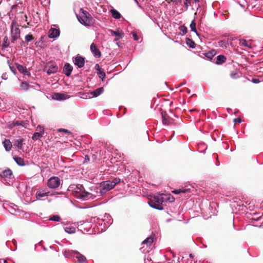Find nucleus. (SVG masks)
<instances>
[{
	"label": "nucleus",
	"instance_id": "nucleus-1",
	"mask_svg": "<svg viewBox=\"0 0 263 263\" xmlns=\"http://www.w3.org/2000/svg\"><path fill=\"white\" fill-rule=\"evenodd\" d=\"M69 187L73 195L78 199L86 200L91 197V194L85 191L84 186L81 184L72 185Z\"/></svg>",
	"mask_w": 263,
	"mask_h": 263
},
{
	"label": "nucleus",
	"instance_id": "nucleus-2",
	"mask_svg": "<svg viewBox=\"0 0 263 263\" xmlns=\"http://www.w3.org/2000/svg\"><path fill=\"white\" fill-rule=\"evenodd\" d=\"M77 18L81 24L87 27L92 26L95 22L91 15L83 9H80Z\"/></svg>",
	"mask_w": 263,
	"mask_h": 263
},
{
	"label": "nucleus",
	"instance_id": "nucleus-3",
	"mask_svg": "<svg viewBox=\"0 0 263 263\" xmlns=\"http://www.w3.org/2000/svg\"><path fill=\"white\" fill-rule=\"evenodd\" d=\"M63 254L66 258L76 260L77 263H86V258L78 251L73 250H65Z\"/></svg>",
	"mask_w": 263,
	"mask_h": 263
},
{
	"label": "nucleus",
	"instance_id": "nucleus-4",
	"mask_svg": "<svg viewBox=\"0 0 263 263\" xmlns=\"http://www.w3.org/2000/svg\"><path fill=\"white\" fill-rule=\"evenodd\" d=\"M166 200L163 195H159L153 197L148 202V204L154 209L162 210L163 207V202Z\"/></svg>",
	"mask_w": 263,
	"mask_h": 263
},
{
	"label": "nucleus",
	"instance_id": "nucleus-5",
	"mask_svg": "<svg viewBox=\"0 0 263 263\" xmlns=\"http://www.w3.org/2000/svg\"><path fill=\"white\" fill-rule=\"evenodd\" d=\"M99 223V224L103 222L102 219H100L98 218L92 217L90 219V221H85L82 223H81L79 225V229L82 231L83 233L88 232L90 231L91 229L95 227L94 222H96V221Z\"/></svg>",
	"mask_w": 263,
	"mask_h": 263
},
{
	"label": "nucleus",
	"instance_id": "nucleus-6",
	"mask_svg": "<svg viewBox=\"0 0 263 263\" xmlns=\"http://www.w3.org/2000/svg\"><path fill=\"white\" fill-rule=\"evenodd\" d=\"M117 183H118V181H111L109 180L102 182L98 189L99 190L100 194L101 195L105 194L107 191L114 188Z\"/></svg>",
	"mask_w": 263,
	"mask_h": 263
},
{
	"label": "nucleus",
	"instance_id": "nucleus-7",
	"mask_svg": "<svg viewBox=\"0 0 263 263\" xmlns=\"http://www.w3.org/2000/svg\"><path fill=\"white\" fill-rule=\"evenodd\" d=\"M21 31L16 21L13 20L11 26V42L14 43L20 36Z\"/></svg>",
	"mask_w": 263,
	"mask_h": 263
},
{
	"label": "nucleus",
	"instance_id": "nucleus-8",
	"mask_svg": "<svg viewBox=\"0 0 263 263\" xmlns=\"http://www.w3.org/2000/svg\"><path fill=\"white\" fill-rule=\"evenodd\" d=\"M60 179L55 176L50 178L47 182V186L50 189H56L60 186Z\"/></svg>",
	"mask_w": 263,
	"mask_h": 263
},
{
	"label": "nucleus",
	"instance_id": "nucleus-9",
	"mask_svg": "<svg viewBox=\"0 0 263 263\" xmlns=\"http://www.w3.org/2000/svg\"><path fill=\"white\" fill-rule=\"evenodd\" d=\"M103 90H104V89H103V87H100L99 88L96 89L94 91L91 92L90 93H85L84 95L85 96H84L83 98H91L93 97H97L99 96V95H100L101 94H102V92H103Z\"/></svg>",
	"mask_w": 263,
	"mask_h": 263
},
{
	"label": "nucleus",
	"instance_id": "nucleus-10",
	"mask_svg": "<svg viewBox=\"0 0 263 263\" xmlns=\"http://www.w3.org/2000/svg\"><path fill=\"white\" fill-rule=\"evenodd\" d=\"M50 195V192L47 189H40L36 191V197L38 200H42L43 198Z\"/></svg>",
	"mask_w": 263,
	"mask_h": 263
},
{
	"label": "nucleus",
	"instance_id": "nucleus-11",
	"mask_svg": "<svg viewBox=\"0 0 263 263\" xmlns=\"http://www.w3.org/2000/svg\"><path fill=\"white\" fill-rule=\"evenodd\" d=\"M47 73L48 75L57 72L58 70V67L52 63L48 64Z\"/></svg>",
	"mask_w": 263,
	"mask_h": 263
},
{
	"label": "nucleus",
	"instance_id": "nucleus-12",
	"mask_svg": "<svg viewBox=\"0 0 263 263\" xmlns=\"http://www.w3.org/2000/svg\"><path fill=\"white\" fill-rule=\"evenodd\" d=\"M74 64L77 65L79 68L83 67L84 65V58L83 57L77 55L73 60Z\"/></svg>",
	"mask_w": 263,
	"mask_h": 263
},
{
	"label": "nucleus",
	"instance_id": "nucleus-13",
	"mask_svg": "<svg viewBox=\"0 0 263 263\" xmlns=\"http://www.w3.org/2000/svg\"><path fill=\"white\" fill-rule=\"evenodd\" d=\"M90 51L96 58H100L101 55L100 51L94 43H92L90 45Z\"/></svg>",
	"mask_w": 263,
	"mask_h": 263
},
{
	"label": "nucleus",
	"instance_id": "nucleus-14",
	"mask_svg": "<svg viewBox=\"0 0 263 263\" xmlns=\"http://www.w3.org/2000/svg\"><path fill=\"white\" fill-rule=\"evenodd\" d=\"M16 68L17 70L22 73L24 75L29 76L30 75V72H29L26 67L21 64H16Z\"/></svg>",
	"mask_w": 263,
	"mask_h": 263
},
{
	"label": "nucleus",
	"instance_id": "nucleus-15",
	"mask_svg": "<svg viewBox=\"0 0 263 263\" xmlns=\"http://www.w3.org/2000/svg\"><path fill=\"white\" fill-rule=\"evenodd\" d=\"M24 140L21 137H18L14 140V145L18 149H22L23 148Z\"/></svg>",
	"mask_w": 263,
	"mask_h": 263
},
{
	"label": "nucleus",
	"instance_id": "nucleus-16",
	"mask_svg": "<svg viewBox=\"0 0 263 263\" xmlns=\"http://www.w3.org/2000/svg\"><path fill=\"white\" fill-rule=\"evenodd\" d=\"M72 67L68 63L66 64L64 67V73L67 76H69L71 73L72 70Z\"/></svg>",
	"mask_w": 263,
	"mask_h": 263
},
{
	"label": "nucleus",
	"instance_id": "nucleus-17",
	"mask_svg": "<svg viewBox=\"0 0 263 263\" xmlns=\"http://www.w3.org/2000/svg\"><path fill=\"white\" fill-rule=\"evenodd\" d=\"M60 35V31L58 29L53 28L50 30L49 37L55 38Z\"/></svg>",
	"mask_w": 263,
	"mask_h": 263
},
{
	"label": "nucleus",
	"instance_id": "nucleus-18",
	"mask_svg": "<svg viewBox=\"0 0 263 263\" xmlns=\"http://www.w3.org/2000/svg\"><path fill=\"white\" fill-rule=\"evenodd\" d=\"M3 145L6 151H10L12 147V144L10 141L8 139H5L3 142Z\"/></svg>",
	"mask_w": 263,
	"mask_h": 263
},
{
	"label": "nucleus",
	"instance_id": "nucleus-19",
	"mask_svg": "<svg viewBox=\"0 0 263 263\" xmlns=\"http://www.w3.org/2000/svg\"><path fill=\"white\" fill-rule=\"evenodd\" d=\"M110 12L112 16L115 19H119L121 18V14L114 8H112Z\"/></svg>",
	"mask_w": 263,
	"mask_h": 263
},
{
	"label": "nucleus",
	"instance_id": "nucleus-20",
	"mask_svg": "<svg viewBox=\"0 0 263 263\" xmlns=\"http://www.w3.org/2000/svg\"><path fill=\"white\" fill-rule=\"evenodd\" d=\"M226 61V58L223 55H219L216 57V61L215 63L217 65L221 64L224 63Z\"/></svg>",
	"mask_w": 263,
	"mask_h": 263
},
{
	"label": "nucleus",
	"instance_id": "nucleus-21",
	"mask_svg": "<svg viewBox=\"0 0 263 263\" xmlns=\"http://www.w3.org/2000/svg\"><path fill=\"white\" fill-rule=\"evenodd\" d=\"M189 191H190V189L181 188V189L174 190L172 191V192L175 194H179L181 193H185L186 192H189Z\"/></svg>",
	"mask_w": 263,
	"mask_h": 263
},
{
	"label": "nucleus",
	"instance_id": "nucleus-22",
	"mask_svg": "<svg viewBox=\"0 0 263 263\" xmlns=\"http://www.w3.org/2000/svg\"><path fill=\"white\" fill-rule=\"evenodd\" d=\"M30 86L26 82H22L20 85V89L23 91H27L29 89Z\"/></svg>",
	"mask_w": 263,
	"mask_h": 263
},
{
	"label": "nucleus",
	"instance_id": "nucleus-23",
	"mask_svg": "<svg viewBox=\"0 0 263 263\" xmlns=\"http://www.w3.org/2000/svg\"><path fill=\"white\" fill-rule=\"evenodd\" d=\"M96 67H98L97 74H98L99 77L103 80L105 77V73L100 68L98 64H96Z\"/></svg>",
	"mask_w": 263,
	"mask_h": 263
},
{
	"label": "nucleus",
	"instance_id": "nucleus-24",
	"mask_svg": "<svg viewBox=\"0 0 263 263\" xmlns=\"http://www.w3.org/2000/svg\"><path fill=\"white\" fill-rule=\"evenodd\" d=\"M110 32L111 35L116 36V37H119V38H122L123 35V33L119 31L110 30Z\"/></svg>",
	"mask_w": 263,
	"mask_h": 263
},
{
	"label": "nucleus",
	"instance_id": "nucleus-25",
	"mask_svg": "<svg viewBox=\"0 0 263 263\" xmlns=\"http://www.w3.org/2000/svg\"><path fill=\"white\" fill-rule=\"evenodd\" d=\"M54 98L58 100H62L67 99L64 94L61 93H55L54 95Z\"/></svg>",
	"mask_w": 263,
	"mask_h": 263
},
{
	"label": "nucleus",
	"instance_id": "nucleus-26",
	"mask_svg": "<svg viewBox=\"0 0 263 263\" xmlns=\"http://www.w3.org/2000/svg\"><path fill=\"white\" fill-rule=\"evenodd\" d=\"M239 44L245 47H248L249 48H251V44L247 41L245 39H241L239 40Z\"/></svg>",
	"mask_w": 263,
	"mask_h": 263
},
{
	"label": "nucleus",
	"instance_id": "nucleus-27",
	"mask_svg": "<svg viewBox=\"0 0 263 263\" xmlns=\"http://www.w3.org/2000/svg\"><path fill=\"white\" fill-rule=\"evenodd\" d=\"M64 230L66 233L69 234L74 233L76 231V229L71 226L66 227L64 228Z\"/></svg>",
	"mask_w": 263,
	"mask_h": 263
},
{
	"label": "nucleus",
	"instance_id": "nucleus-28",
	"mask_svg": "<svg viewBox=\"0 0 263 263\" xmlns=\"http://www.w3.org/2000/svg\"><path fill=\"white\" fill-rule=\"evenodd\" d=\"M206 148L207 145L204 143H200V144L198 143V152L203 153Z\"/></svg>",
	"mask_w": 263,
	"mask_h": 263
},
{
	"label": "nucleus",
	"instance_id": "nucleus-29",
	"mask_svg": "<svg viewBox=\"0 0 263 263\" xmlns=\"http://www.w3.org/2000/svg\"><path fill=\"white\" fill-rule=\"evenodd\" d=\"M186 43L190 47L194 48L196 47L195 43L191 39L187 38L186 39Z\"/></svg>",
	"mask_w": 263,
	"mask_h": 263
},
{
	"label": "nucleus",
	"instance_id": "nucleus-30",
	"mask_svg": "<svg viewBox=\"0 0 263 263\" xmlns=\"http://www.w3.org/2000/svg\"><path fill=\"white\" fill-rule=\"evenodd\" d=\"M3 175L7 178H10L12 175V172L10 169H7L3 172Z\"/></svg>",
	"mask_w": 263,
	"mask_h": 263
},
{
	"label": "nucleus",
	"instance_id": "nucleus-31",
	"mask_svg": "<svg viewBox=\"0 0 263 263\" xmlns=\"http://www.w3.org/2000/svg\"><path fill=\"white\" fill-rule=\"evenodd\" d=\"M43 135L41 133L35 132L32 137L33 140H37L42 137Z\"/></svg>",
	"mask_w": 263,
	"mask_h": 263
},
{
	"label": "nucleus",
	"instance_id": "nucleus-32",
	"mask_svg": "<svg viewBox=\"0 0 263 263\" xmlns=\"http://www.w3.org/2000/svg\"><path fill=\"white\" fill-rule=\"evenodd\" d=\"M215 52L214 50L208 52L204 54L205 56L209 59H212L215 55Z\"/></svg>",
	"mask_w": 263,
	"mask_h": 263
},
{
	"label": "nucleus",
	"instance_id": "nucleus-33",
	"mask_svg": "<svg viewBox=\"0 0 263 263\" xmlns=\"http://www.w3.org/2000/svg\"><path fill=\"white\" fill-rule=\"evenodd\" d=\"M190 28L192 31H194L196 33V34H197V31L196 30V24L194 20L192 21V23H191Z\"/></svg>",
	"mask_w": 263,
	"mask_h": 263
},
{
	"label": "nucleus",
	"instance_id": "nucleus-34",
	"mask_svg": "<svg viewBox=\"0 0 263 263\" xmlns=\"http://www.w3.org/2000/svg\"><path fill=\"white\" fill-rule=\"evenodd\" d=\"M153 242V238L152 237H148L146 239H145L143 242L142 244H147V246H149Z\"/></svg>",
	"mask_w": 263,
	"mask_h": 263
},
{
	"label": "nucleus",
	"instance_id": "nucleus-35",
	"mask_svg": "<svg viewBox=\"0 0 263 263\" xmlns=\"http://www.w3.org/2000/svg\"><path fill=\"white\" fill-rule=\"evenodd\" d=\"M9 42L8 40V39L7 36H5L3 40V47L5 48L9 46Z\"/></svg>",
	"mask_w": 263,
	"mask_h": 263
},
{
	"label": "nucleus",
	"instance_id": "nucleus-36",
	"mask_svg": "<svg viewBox=\"0 0 263 263\" xmlns=\"http://www.w3.org/2000/svg\"><path fill=\"white\" fill-rule=\"evenodd\" d=\"M14 159L18 165H23L24 164V160L22 158L20 157H15L14 158Z\"/></svg>",
	"mask_w": 263,
	"mask_h": 263
},
{
	"label": "nucleus",
	"instance_id": "nucleus-37",
	"mask_svg": "<svg viewBox=\"0 0 263 263\" xmlns=\"http://www.w3.org/2000/svg\"><path fill=\"white\" fill-rule=\"evenodd\" d=\"M179 30L181 32L182 35H184L187 32V28L182 25L179 27Z\"/></svg>",
	"mask_w": 263,
	"mask_h": 263
},
{
	"label": "nucleus",
	"instance_id": "nucleus-38",
	"mask_svg": "<svg viewBox=\"0 0 263 263\" xmlns=\"http://www.w3.org/2000/svg\"><path fill=\"white\" fill-rule=\"evenodd\" d=\"M49 220L58 222L60 221L61 218L58 215H53L50 217Z\"/></svg>",
	"mask_w": 263,
	"mask_h": 263
},
{
	"label": "nucleus",
	"instance_id": "nucleus-39",
	"mask_svg": "<svg viewBox=\"0 0 263 263\" xmlns=\"http://www.w3.org/2000/svg\"><path fill=\"white\" fill-rule=\"evenodd\" d=\"M36 130L37 131V132L42 133V135L44 133V128L43 126L41 125H38L36 127Z\"/></svg>",
	"mask_w": 263,
	"mask_h": 263
},
{
	"label": "nucleus",
	"instance_id": "nucleus-40",
	"mask_svg": "<svg viewBox=\"0 0 263 263\" xmlns=\"http://www.w3.org/2000/svg\"><path fill=\"white\" fill-rule=\"evenodd\" d=\"M228 43L224 41H220L218 42V45L221 47H227Z\"/></svg>",
	"mask_w": 263,
	"mask_h": 263
},
{
	"label": "nucleus",
	"instance_id": "nucleus-41",
	"mask_svg": "<svg viewBox=\"0 0 263 263\" xmlns=\"http://www.w3.org/2000/svg\"><path fill=\"white\" fill-rule=\"evenodd\" d=\"M25 39L27 42H29L33 40V37H32V34H29L25 36Z\"/></svg>",
	"mask_w": 263,
	"mask_h": 263
},
{
	"label": "nucleus",
	"instance_id": "nucleus-42",
	"mask_svg": "<svg viewBox=\"0 0 263 263\" xmlns=\"http://www.w3.org/2000/svg\"><path fill=\"white\" fill-rule=\"evenodd\" d=\"M162 123L165 125H168L170 124L169 120L163 115H162Z\"/></svg>",
	"mask_w": 263,
	"mask_h": 263
},
{
	"label": "nucleus",
	"instance_id": "nucleus-43",
	"mask_svg": "<svg viewBox=\"0 0 263 263\" xmlns=\"http://www.w3.org/2000/svg\"><path fill=\"white\" fill-rule=\"evenodd\" d=\"M171 2L175 5H180L181 4V0H171Z\"/></svg>",
	"mask_w": 263,
	"mask_h": 263
},
{
	"label": "nucleus",
	"instance_id": "nucleus-44",
	"mask_svg": "<svg viewBox=\"0 0 263 263\" xmlns=\"http://www.w3.org/2000/svg\"><path fill=\"white\" fill-rule=\"evenodd\" d=\"M132 34L133 35V36L135 41H138L139 40L138 36L137 35V33L133 31L132 32Z\"/></svg>",
	"mask_w": 263,
	"mask_h": 263
},
{
	"label": "nucleus",
	"instance_id": "nucleus-45",
	"mask_svg": "<svg viewBox=\"0 0 263 263\" xmlns=\"http://www.w3.org/2000/svg\"><path fill=\"white\" fill-rule=\"evenodd\" d=\"M237 74V73L236 72L233 71V72H231V78H232L233 79H236L237 78V77H236Z\"/></svg>",
	"mask_w": 263,
	"mask_h": 263
},
{
	"label": "nucleus",
	"instance_id": "nucleus-46",
	"mask_svg": "<svg viewBox=\"0 0 263 263\" xmlns=\"http://www.w3.org/2000/svg\"><path fill=\"white\" fill-rule=\"evenodd\" d=\"M190 3V0H184V5L185 6L186 9H187Z\"/></svg>",
	"mask_w": 263,
	"mask_h": 263
},
{
	"label": "nucleus",
	"instance_id": "nucleus-47",
	"mask_svg": "<svg viewBox=\"0 0 263 263\" xmlns=\"http://www.w3.org/2000/svg\"><path fill=\"white\" fill-rule=\"evenodd\" d=\"M234 122L235 123H240L242 122V120H241V119L240 118H236V119H235L234 120Z\"/></svg>",
	"mask_w": 263,
	"mask_h": 263
},
{
	"label": "nucleus",
	"instance_id": "nucleus-48",
	"mask_svg": "<svg viewBox=\"0 0 263 263\" xmlns=\"http://www.w3.org/2000/svg\"><path fill=\"white\" fill-rule=\"evenodd\" d=\"M58 131L60 132H64L65 133H69V132L68 130H67L66 129H63V128H60V129H58Z\"/></svg>",
	"mask_w": 263,
	"mask_h": 263
},
{
	"label": "nucleus",
	"instance_id": "nucleus-49",
	"mask_svg": "<svg viewBox=\"0 0 263 263\" xmlns=\"http://www.w3.org/2000/svg\"><path fill=\"white\" fill-rule=\"evenodd\" d=\"M2 78L4 80H7L8 79V76L6 73H4L2 76Z\"/></svg>",
	"mask_w": 263,
	"mask_h": 263
},
{
	"label": "nucleus",
	"instance_id": "nucleus-50",
	"mask_svg": "<svg viewBox=\"0 0 263 263\" xmlns=\"http://www.w3.org/2000/svg\"><path fill=\"white\" fill-rule=\"evenodd\" d=\"M252 82L255 84H257L260 82V81L258 79H253Z\"/></svg>",
	"mask_w": 263,
	"mask_h": 263
},
{
	"label": "nucleus",
	"instance_id": "nucleus-51",
	"mask_svg": "<svg viewBox=\"0 0 263 263\" xmlns=\"http://www.w3.org/2000/svg\"><path fill=\"white\" fill-rule=\"evenodd\" d=\"M120 38H119V37H117L115 39V41H118Z\"/></svg>",
	"mask_w": 263,
	"mask_h": 263
},
{
	"label": "nucleus",
	"instance_id": "nucleus-52",
	"mask_svg": "<svg viewBox=\"0 0 263 263\" xmlns=\"http://www.w3.org/2000/svg\"><path fill=\"white\" fill-rule=\"evenodd\" d=\"M200 210H201V211L202 210V207L200 206Z\"/></svg>",
	"mask_w": 263,
	"mask_h": 263
},
{
	"label": "nucleus",
	"instance_id": "nucleus-53",
	"mask_svg": "<svg viewBox=\"0 0 263 263\" xmlns=\"http://www.w3.org/2000/svg\"><path fill=\"white\" fill-rule=\"evenodd\" d=\"M199 40H200V41L201 42H202V41H201V39H199Z\"/></svg>",
	"mask_w": 263,
	"mask_h": 263
},
{
	"label": "nucleus",
	"instance_id": "nucleus-54",
	"mask_svg": "<svg viewBox=\"0 0 263 263\" xmlns=\"http://www.w3.org/2000/svg\"><path fill=\"white\" fill-rule=\"evenodd\" d=\"M1 4V1H0V4Z\"/></svg>",
	"mask_w": 263,
	"mask_h": 263
},
{
	"label": "nucleus",
	"instance_id": "nucleus-55",
	"mask_svg": "<svg viewBox=\"0 0 263 263\" xmlns=\"http://www.w3.org/2000/svg\"><path fill=\"white\" fill-rule=\"evenodd\" d=\"M197 0H195V2H196Z\"/></svg>",
	"mask_w": 263,
	"mask_h": 263
},
{
	"label": "nucleus",
	"instance_id": "nucleus-56",
	"mask_svg": "<svg viewBox=\"0 0 263 263\" xmlns=\"http://www.w3.org/2000/svg\"><path fill=\"white\" fill-rule=\"evenodd\" d=\"M2 176V175H0V176Z\"/></svg>",
	"mask_w": 263,
	"mask_h": 263
}]
</instances>
